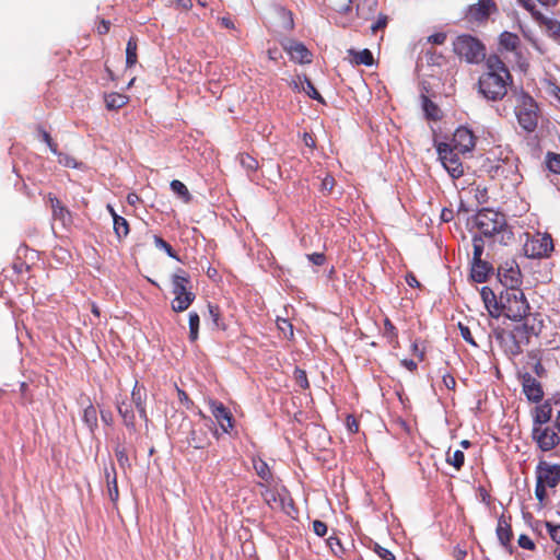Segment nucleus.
<instances>
[{"label": "nucleus", "mask_w": 560, "mask_h": 560, "mask_svg": "<svg viewBox=\"0 0 560 560\" xmlns=\"http://www.w3.org/2000/svg\"><path fill=\"white\" fill-rule=\"evenodd\" d=\"M487 71L478 81L479 92L489 101H500L508 93V86L512 83V75L497 55H490L486 59Z\"/></svg>", "instance_id": "f257e3e1"}, {"label": "nucleus", "mask_w": 560, "mask_h": 560, "mask_svg": "<svg viewBox=\"0 0 560 560\" xmlns=\"http://www.w3.org/2000/svg\"><path fill=\"white\" fill-rule=\"evenodd\" d=\"M474 225L480 233L479 236L493 238L501 245L510 244L514 234L508 225L504 214L490 209L480 210L474 218Z\"/></svg>", "instance_id": "f03ea898"}, {"label": "nucleus", "mask_w": 560, "mask_h": 560, "mask_svg": "<svg viewBox=\"0 0 560 560\" xmlns=\"http://www.w3.org/2000/svg\"><path fill=\"white\" fill-rule=\"evenodd\" d=\"M517 158L509 149L498 147L491 150L485 160L482 167L492 179H518Z\"/></svg>", "instance_id": "7ed1b4c3"}, {"label": "nucleus", "mask_w": 560, "mask_h": 560, "mask_svg": "<svg viewBox=\"0 0 560 560\" xmlns=\"http://www.w3.org/2000/svg\"><path fill=\"white\" fill-rule=\"evenodd\" d=\"M499 304L500 316H505L514 322L535 315L529 313V304L520 288H509L501 291L499 295Z\"/></svg>", "instance_id": "20e7f679"}, {"label": "nucleus", "mask_w": 560, "mask_h": 560, "mask_svg": "<svg viewBox=\"0 0 560 560\" xmlns=\"http://www.w3.org/2000/svg\"><path fill=\"white\" fill-rule=\"evenodd\" d=\"M515 115L517 122L526 132H534L539 121V107L537 102L523 90L514 94Z\"/></svg>", "instance_id": "39448f33"}, {"label": "nucleus", "mask_w": 560, "mask_h": 560, "mask_svg": "<svg viewBox=\"0 0 560 560\" xmlns=\"http://www.w3.org/2000/svg\"><path fill=\"white\" fill-rule=\"evenodd\" d=\"M535 475V497L542 503L548 497L547 489L556 488L560 483V464L540 460L536 466Z\"/></svg>", "instance_id": "423d86ee"}, {"label": "nucleus", "mask_w": 560, "mask_h": 560, "mask_svg": "<svg viewBox=\"0 0 560 560\" xmlns=\"http://www.w3.org/2000/svg\"><path fill=\"white\" fill-rule=\"evenodd\" d=\"M172 287L174 294V300L171 304L172 310L177 313L186 311L196 298L195 293L190 290L189 275L182 269L177 273H174L172 277Z\"/></svg>", "instance_id": "0eeeda50"}, {"label": "nucleus", "mask_w": 560, "mask_h": 560, "mask_svg": "<svg viewBox=\"0 0 560 560\" xmlns=\"http://www.w3.org/2000/svg\"><path fill=\"white\" fill-rule=\"evenodd\" d=\"M453 50L468 63H480L486 59L485 45L469 34L458 35L453 42Z\"/></svg>", "instance_id": "6e6552de"}, {"label": "nucleus", "mask_w": 560, "mask_h": 560, "mask_svg": "<svg viewBox=\"0 0 560 560\" xmlns=\"http://www.w3.org/2000/svg\"><path fill=\"white\" fill-rule=\"evenodd\" d=\"M523 249L525 256L532 259L550 258L555 250L553 238L547 232L526 233Z\"/></svg>", "instance_id": "1a4fd4ad"}, {"label": "nucleus", "mask_w": 560, "mask_h": 560, "mask_svg": "<svg viewBox=\"0 0 560 560\" xmlns=\"http://www.w3.org/2000/svg\"><path fill=\"white\" fill-rule=\"evenodd\" d=\"M521 322L522 324L516 325L512 329V332L518 340V343L524 348L529 343L533 336H538L541 332L544 319L541 315L537 313L534 316L525 317V319H522Z\"/></svg>", "instance_id": "9d476101"}, {"label": "nucleus", "mask_w": 560, "mask_h": 560, "mask_svg": "<svg viewBox=\"0 0 560 560\" xmlns=\"http://www.w3.org/2000/svg\"><path fill=\"white\" fill-rule=\"evenodd\" d=\"M439 159L450 176L457 179L464 175V165L458 153L448 143L441 142L436 147Z\"/></svg>", "instance_id": "9b49d317"}, {"label": "nucleus", "mask_w": 560, "mask_h": 560, "mask_svg": "<svg viewBox=\"0 0 560 560\" xmlns=\"http://www.w3.org/2000/svg\"><path fill=\"white\" fill-rule=\"evenodd\" d=\"M532 439L542 452H549L560 444L559 432L549 425L533 427Z\"/></svg>", "instance_id": "f8f14e48"}, {"label": "nucleus", "mask_w": 560, "mask_h": 560, "mask_svg": "<svg viewBox=\"0 0 560 560\" xmlns=\"http://www.w3.org/2000/svg\"><path fill=\"white\" fill-rule=\"evenodd\" d=\"M498 7L493 0H478L469 5L465 12V20L469 23H482L497 12Z\"/></svg>", "instance_id": "ddd939ff"}, {"label": "nucleus", "mask_w": 560, "mask_h": 560, "mask_svg": "<svg viewBox=\"0 0 560 560\" xmlns=\"http://www.w3.org/2000/svg\"><path fill=\"white\" fill-rule=\"evenodd\" d=\"M498 278L505 289L520 288L522 284L521 269L514 260H508L499 266Z\"/></svg>", "instance_id": "4468645a"}, {"label": "nucleus", "mask_w": 560, "mask_h": 560, "mask_svg": "<svg viewBox=\"0 0 560 560\" xmlns=\"http://www.w3.org/2000/svg\"><path fill=\"white\" fill-rule=\"evenodd\" d=\"M280 45L290 56L292 61L301 65L312 62V52L303 43L291 38H284L280 40Z\"/></svg>", "instance_id": "2eb2a0df"}, {"label": "nucleus", "mask_w": 560, "mask_h": 560, "mask_svg": "<svg viewBox=\"0 0 560 560\" xmlns=\"http://www.w3.org/2000/svg\"><path fill=\"white\" fill-rule=\"evenodd\" d=\"M522 382L523 393L529 401L539 402L544 398V389L539 381H537L528 371L518 373Z\"/></svg>", "instance_id": "dca6fc26"}, {"label": "nucleus", "mask_w": 560, "mask_h": 560, "mask_svg": "<svg viewBox=\"0 0 560 560\" xmlns=\"http://www.w3.org/2000/svg\"><path fill=\"white\" fill-rule=\"evenodd\" d=\"M476 145V137L467 127H458L452 139L451 147L458 152L465 153L471 151Z\"/></svg>", "instance_id": "f3484780"}, {"label": "nucleus", "mask_w": 560, "mask_h": 560, "mask_svg": "<svg viewBox=\"0 0 560 560\" xmlns=\"http://www.w3.org/2000/svg\"><path fill=\"white\" fill-rule=\"evenodd\" d=\"M210 411L223 432L229 433L234 425V420L231 411L218 400L209 401Z\"/></svg>", "instance_id": "a211bd4d"}, {"label": "nucleus", "mask_w": 560, "mask_h": 560, "mask_svg": "<svg viewBox=\"0 0 560 560\" xmlns=\"http://www.w3.org/2000/svg\"><path fill=\"white\" fill-rule=\"evenodd\" d=\"M495 338L500 342L504 352L509 355L515 357L523 352L524 348L518 343V340L515 338L512 330L502 329L495 334Z\"/></svg>", "instance_id": "6ab92c4d"}, {"label": "nucleus", "mask_w": 560, "mask_h": 560, "mask_svg": "<svg viewBox=\"0 0 560 560\" xmlns=\"http://www.w3.org/2000/svg\"><path fill=\"white\" fill-rule=\"evenodd\" d=\"M498 539L500 544L510 552H513V546L511 544L513 539V530L511 526V517L506 518L504 515H501L498 520L497 529H495Z\"/></svg>", "instance_id": "aec40b11"}, {"label": "nucleus", "mask_w": 560, "mask_h": 560, "mask_svg": "<svg viewBox=\"0 0 560 560\" xmlns=\"http://www.w3.org/2000/svg\"><path fill=\"white\" fill-rule=\"evenodd\" d=\"M48 201L52 212V219L60 221L61 224L67 228L72 224V215L69 209L52 194H48Z\"/></svg>", "instance_id": "412c9836"}, {"label": "nucleus", "mask_w": 560, "mask_h": 560, "mask_svg": "<svg viewBox=\"0 0 560 560\" xmlns=\"http://www.w3.org/2000/svg\"><path fill=\"white\" fill-rule=\"evenodd\" d=\"M544 351L540 349H533L526 353L524 369L533 371L538 377H545L547 371L544 368L542 361Z\"/></svg>", "instance_id": "4be33fe9"}, {"label": "nucleus", "mask_w": 560, "mask_h": 560, "mask_svg": "<svg viewBox=\"0 0 560 560\" xmlns=\"http://www.w3.org/2000/svg\"><path fill=\"white\" fill-rule=\"evenodd\" d=\"M481 300L489 312L490 316L498 318L500 317V304L499 296L495 295L492 289L483 287L480 290Z\"/></svg>", "instance_id": "5701e85b"}, {"label": "nucleus", "mask_w": 560, "mask_h": 560, "mask_svg": "<svg viewBox=\"0 0 560 560\" xmlns=\"http://www.w3.org/2000/svg\"><path fill=\"white\" fill-rule=\"evenodd\" d=\"M187 441L188 444L196 450H202L207 447L210 443L208 433L202 428H192Z\"/></svg>", "instance_id": "b1692460"}, {"label": "nucleus", "mask_w": 560, "mask_h": 560, "mask_svg": "<svg viewBox=\"0 0 560 560\" xmlns=\"http://www.w3.org/2000/svg\"><path fill=\"white\" fill-rule=\"evenodd\" d=\"M552 408L549 402H544L535 407L533 427H544L551 419Z\"/></svg>", "instance_id": "393cba45"}, {"label": "nucleus", "mask_w": 560, "mask_h": 560, "mask_svg": "<svg viewBox=\"0 0 560 560\" xmlns=\"http://www.w3.org/2000/svg\"><path fill=\"white\" fill-rule=\"evenodd\" d=\"M105 478L109 499L113 503H116L119 499V491L117 485V474L114 465H110L109 468H105Z\"/></svg>", "instance_id": "a878e982"}, {"label": "nucleus", "mask_w": 560, "mask_h": 560, "mask_svg": "<svg viewBox=\"0 0 560 560\" xmlns=\"http://www.w3.org/2000/svg\"><path fill=\"white\" fill-rule=\"evenodd\" d=\"M276 14L278 19V26L282 32L289 33L294 28V19L292 11L283 7H278L276 9Z\"/></svg>", "instance_id": "bb28decb"}, {"label": "nucleus", "mask_w": 560, "mask_h": 560, "mask_svg": "<svg viewBox=\"0 0 560 560\" xmlns=\"http://www.w3.org/2000/svg\"><path fill=\"white\" fill-rule=\"evenodd\" d=\"M376 8L377 0H357V15L364 21L374 16Z\"/></svg>", "instance_id": "cd10ccee"}, {"label": "nucleus", "mask_w": 560, "mask_h": 560, "mask_svg": "<svg viewBox=\"0 0 560 560\" xmlns=\"http://www.w3.org/2000/svg\"><path fill=\"white\" fill-rule=\"evenodd\" d=\"M382 336H383V338L386 339V341L390 345V347L393 349L400 348V343H399V339H398V330L388 317H386L384 319V327H383Z\"/></svg>", "instance_id": "c85d7f7f"}, {"label": "nucleus", "mask_w": 560, "mask_h": 560, "mask_svg": "<svg viewBox=\"0 0 560 560\" xmlns=\"http://www.w3.org/2000/svg\"><path fill=\"white\" fill-rule=\"evenodd\" d=\"M492 270L491 266L482 260H472V267H471V278L476 282H485L488 278L489 272Z\"/></svg>", "instance_id": "c756f323"}, {"label": "nucleus", "mask_w": 560, "mask_h": 560, "mask_svg": "<svg viewBox=\"0 0 560 560\" xmlns=\"http://www.w3.org/2000/svg\"><path fill=\"white\" fill-rule=\"evenodd\" d=\"M117 410L120 417L122 418V421L125 425L127 427H135V413L132 409L131 402L128 401H118L117 404Z\"/></svg>", "instance_id": "7c9ffc66"}, {"label": "nucleus", "mask_w": 560, "mask_h": 560, "mask_svg": "<svg viewBox=\"0 0 560 560\" xmlns=\"http://www.w3.org/2000/svg\"><path fill=\"white\" fill-rule=\"evenodd\" d=\"M104 101L107 109L115 110L124 107L128 103V97L124 94L112 92L109 94H105Z\"/></svg>", "instance_id": "2f4dec72"}, {"label": "nucleus", "mask_w": 560, "mask_h": 560, "mask_svg": "<svg viewBox=\"0 0 560 560\" xmlns=\"http://www.w3.org/2000/svg\"><path fill=\"white\" fill-rule=\"evenodd\" d=\"M252 462L257 476L265 482L270 483L272 480V474L268 464L259 457H254Z\"/></svg>", "instance_id": "473e14b6"}, {"label": "nucleus", "mask_w": 560, "mask_h": 560, "mask_svg": "<svg viewBox=\"0 0 560 560\" xmlns=\"http://www.w3.org/2000/svg\"><path fill=\"white\" fill-rule=\"evenodd\" d=\"M138 39L135 36H131L126 46V67L131 68L133 67L138 61Z\"/></svg>", "instance_id": "72a5a7b5"}, {"label": "nucleus", "mask_w": 560, "mask_h": 560, "mask_svg": "<svg viewBox=\"0 0 560 560\" xmlns=\"http://www.w3.org/2000/svg\"><path fill=\"white\" fill-rule=\"evenodd\" d=\"M349 55L352 57V61L355 65L372 66L374 62L373 55L369 49H362L360 51L350 49Z\"/></svg>", "instance_id": "f704fd0d"}, {"label": "nucleus", "mask_w": 560, "mask_h": 560, "mask_svg": "<svg viewBox=\"0 0 560 560\" xmlns=\"http://www.w3.org/2000/svg\"><path fill=\"white\" fill-rule=\"evenodd\" d=\"M520 45V37L511 32H503L500 35V46L509 51H514Z\"/></svg>", "instance_id": "c9c22d12"}, {"label": "nucleus", "mask_w": 560, "mask_h": 560, "mask_svg": "<svg viewBox=\"0 0 560 560\" xmlns=\"http://www.w3.org/2000/svg\"><path fill=\"white\" fill-rule=\"evenodd\" d=\"M113 223L115 235L119 241H121L129 234V223L124 217L115 215V220H113Z\"/></svg>", "instance_id": "e433bc0d"}, {"label": "nucleus", "mask_w": 560, "mask_h": 560, "mask_svg": "<svg viewBox=\"0 0 560 560\" xmlns=\"http://www.w3.org/2000/svg\"><path fill=\"white\" fill-rule=\"evenodd\" d=\"M446 463L452 465L456 470H460L465 463V454L460 450L454 452L451 448L446 453Z\"/></svg>", "instance_id": "4c0bfd02"}, {"label": "nucleus", "mask_w": 560, "mask_h": 560, "mask_svg": "<svg viewBox=\"0 0 560 560\" xmlns=\"http://www.w3.org/2000/svg\"><path fill=\"white\" fill-rule=\"evenodd\" d=\"M170 186L173 192H175L179 198H182L184 202L188 203L191 200V195L188 188L180 180L173 179Z\"/></svg>", "instance_id": "58836bf2"}, {"label": "nucleus", "mask_w": 560, "mask_h": 560, "mask_svg": "<svg viewBox=\"0 0 560 560\" xmlns=\"http://www.w3.org/2000/svg\"><path fill=\"white\" fill-rule=\"evenodd\" d=\"M209 316L213 325L222 330L226 329V325L222 318L220 307L218 305L208 304Z\"/></svg>", "instance_id": "ea45409f"}, {"label": "nucleus", "mask_w": 560, "mask_h": 560, "mask_svg": "<svg viewBox=\"0 0 560 560\" xmlns=\"http://www.w3.org/2000/svg\"><path fill=\"white\" fill-rule=\"evenodd\" d=\"M423 110L425 113L427 118L432 120L440 119V108L438 105L432 102L429 97L423 96Z\"/></svg>", "instance_id": "a19ab883"}, {"label": "nucleus", "mask_w": 560, "mask_h": 560, "mask_svg": "<svg viewBox=\"0 0 560 560\" xmlns=\"http://www.w3.org/2000/svg\"><path fill=\"white\" fill-rule=\"evenodd\" d=\"M83 421L91 431L97 425V411L93 405H89L83 411Z\"/></svg>", "instance_id": "79ce46f5"}, {"label": "nucleus", "mask_w": 560, "mask_h": 560, "mask_svg": "<svg viewBox=\"0 0 560 560\" xmlns=\"http://www.w3.org/2000/svg\"><path fill=\"white\" fill-rule=\"evenodd\" d=\"M200 318L196 312L189 313V340L191 342L197 341L199 331Z\"/></svg>", "instance_id": "37998d69"}, {"label": "nucleus", "mask_w": 560, "mask_h": 560, "mask_svg": "<svg viewBox=\"0 0 560 560\" xmlns=\"http://www.w3.org/2000/svg\"><path fill=\"white\" fill-rule=\"evenodd\" d=\"M546 94L560 103V86L552 79H545L542 82Z\"/></svg>", "instance_id": "c03bdc74"}, {"label": "nucleus", "mask_w": 560, "mask_h": 560, "mask_svg": "<svg viewBox=\"0 0 560 560\" xmlns=\"http://www.w3.org/2000/svg\"><path fill=\"white\" fill-rule=\"evenodd\" d=\"M293 380L302 390L310 389V382L305 370L296 366L293 372Z\"/></svg>", "instance_id": "a18cd8bd"}, {"label": "nucleus", "mask_w": 560, "mask_h": 560, "mask_svg": "<svg viewBox=\"0 0 560 560\" xmlns=\"http://www.w3.org/2000/svg\"><path fill=\"white\" fill-rule=\"evenodd\" d=\"M303 81L305 82L304 85H302L303 92H305L311 98L316 100L320 103H324V100L322 95L318 93V91L315 89L314 84L311 82V80L304 74Z\"/></svg>", "instance_id": "49530a36"}, {"label": "nucleus", "mask_w": 560, "mask_h": 560, "mask_svg": "<svg viewBox=\"0 0 560 560\" xmlns=\"http://www.w3.org/2000/svg\"><path fill=\"white\" fill-rule=\"evenodd\" d=\"M546 164L550 172L560 174V154L548 152L546 155Z\"/></svg>", "instance_id": "de8ad7c7"}, {"label": "nucleus", "mask_w": 560, "mask_h": 560, "mask_svg": "<svg viewBox=\"0 0 560 560\" xmlns=\"http://www.w3.org/2000/svg\"><path fill=\"white\" fill-rule=\"evenodd\" d=\"M153 240H154V244L158 248L165 250V253L170 257H172L176 260H179V257L177 256V254L173 249V247L166 241H164L161 236L154 235Z\"/></svg>", "instance_id": "09e8293b"}, {"label": "nucleus", "mask_w": 560, "mask_h": 560, "mask_svg": "<svg viewBox=\"0 0 560 560\" xmlns=\"http://www.w3.org/2000/svg\"><path fill=\"white\" fill-rule=\"evenodd\" d=\"M238 160L241 165L247 171H256L258 168V161L248 153H241Z\"/></svg>", "instance_id": "8fccbe9b"}, {"label": "nucleus", "mask_w": 560, "mask_h": 560, "mask_svg": "<svg viewBox=\"0 0 560 560\" xmlns=\"http://www.w3.org/2000/svg\"><path fill=\"white\" fill-rule=\"evenodd\" d=\"M382 560H396L395 555L387 548L377 542H373L370 547Z\"/></svg>", "instance_id": "3c124183"}, {"label": "nucleus", "mask_w": 560, "mask_h": 560, "mask_svg": "<svg viewBox=\"0 0 560 560\" xmlns=\"http://www.w3.org/2000/svg\"><path fill=\"white\" fill-rule=\"evenodd\" d=\"M277 327L283 334V337L287 339H292L294 336L292 324L285 318L277 319Z\"/></svg>", "instance_id": "603ef678"}, {"label": "nucleus", "mask_w": 560, "mask_h": 560, "mask_svg": "<svg viewBox=\"0 0 560 560\" xmlns=\"http://www.w3.org/2000/svg\"><path fill=\"white\" fill-rule=\"evenodd\" d=\"M472 247H474V256L472 260H479L481 259L483 248H485V242L481 236L475 235L472 238Z\"/></svg>", "instance_id": "864d4df0"}, {"label": "nucleus", "mask_w": 560, "mask_h": 560, "mask_svg": "<svg viewBox=\"0 0 560 560\" xmlns=\"http://www.w3.org/2000/svg\"><path fill=\"white\" fill-rule=\"evenodd\" d=\"M546 528L552 541L560 546V525L546 522Z\"/></svg>", "instance_id": "5fc2aeb1"}, {"label": "nucleus", "mask_w": 560, "mask_h": 560, "mask_svg": "<svg viewBox=\"0 0 560 560\" xmlns=\"http://www.w3.org/2000/svg\"><path fill=\"white\" fill-rule=\"evenodd\" d=\"M388 18L386 14L380 13L377 16V20L372 23L371 25V32L372 34H376L377 31L384 30L387 26Z\"/></svg>", "instance_id": "6e6d98bb"}, {"label": "nucleus", "mask_w": 560, "mask_h": 560, "mask_svg": "<svg viewBox=\"0 0 560 560\" xmlns=\"http://www.w3.org/2000/svg\"><path fill=\"white\" fill-rule=\"evenodd\" d=\"M458 329L460 331L462 338L468 342L469 345L477 347V342L475 341L471 331L468 326L464 325L463 323H458Z\"/></svg>", "instance_id": "4d7b16f0"}, {"label": "nucleus", "mask_w": 560, "mask_h": 560, "mask_svg": "<svg viewBox=\"0 0 560 560\" xmlns=\"http://www.w3.org/2000/svg\"><path fill=\"white\" fill-rule=\"evenodd\" d=\"M40 135H42V139L45 143H47V145L49 147L50 151L56 154V155H61L58 151V144L52 140V138L50 137V135L44 130V129H40Z\"/></svg>", "instance_id": "13d9d810"}, {"label": "nucleus", "mask_w": 560, "mask_h": 560, "mask_svg": "<svg viewBox=\"0 0 560 560\" xmlns=\"http://www.w3.org/2000/svg\"><path fill=\"white\" fill-rule=\"evenodd\" d=\"M546 26L547 31L553 38L560 39V22L555 20H548L546 22Z\"/></svg>", "instance_id": "bf43d9fd"}, {"label": "nucleus", "mask_w": 560, "mask_h": 560, "mask_svg": "<svg viewBox=\"0 0 560 560\" xmlns=\"http://www.w3.org/2000/svg\"><path fill=\"white\" fill-rule=\"evenodd\" d=\"M21 393V404L28 405L33 402V396L28 393V385L25 382H22L20 385Z\"/></svg>", "instance_id": "052dcab7"}, {"label": "nucleus", "mask_w": 560, "mask_h": 560, "mask_svg": "<svg viewBox=\"0 0 560 560\" xmlns=\"http://www.w3.org/2000/svg\"><path fill=\"white\" fill-rule=\"evenodd\" d=\"M517 544L521 548L527 549V550H535V548H536V545L532 540V538L524 534L520 535V537L517 539Z\"/></svg>", "instance_id": "680f3d73"}, {"label": "nucleus", "mask_w": 560, "mask_h": 560, "mask_svg": "<svg viewBox=\"0 0 560 560\" xmlns=\"http://www.w3.org/2000/svg\"><path fill=\"white\" fill-rule=\"evenodd\" d=\"M115 455H116L118 464L121 467H125L128 464L129 459H128V455H127L125 447L118 445L115 448Z\"/></svg>", "instance_id": "e2e57ef3"}, {"label": "nucleus", "mask_w": 560, "mask_h": 560, "mask_svg": "<svg viewBox=\"0 0 560 560\" xmlns=\"http://www.w3.org/2000/svg\"><path fill=\"white\" fill-rule=\"evenodd\" d=\"M313 530L317 536L324 537L327 534L328 527L326 523L316 520L313 522Z\"/></svg>", "instance_id": "0e129e2a"}, {"label": "nucleus", "mask_w": 560, "mask_h": 560, "mask_svg": "<svg viewBox=\"0 0 560 560\" xmlns=\"http://www.w3.org/2000/svg\"><path fill=\"white\" fill-rule=\"evenodd\" d=\"M446 38H447L446 33L440 32V33L430 35L427 38V40H428V43H431L434 45H443L445 43Z\"/></svg>", "instance_id": "69168bd1"}, {"label": "nucleus", "mask_w": 560, "mask_h": 560, "mask_svg": "<svg viewBox=\"0 0 560 560\" xmlns=\"http://www.w3.org/2000/svg\"><path fill=\"white\" fill-rule=\"evenodd\" d=\"M306 257L316 266H323L326 262V256L323 253L308 254Z\"/></svg>", "instance_id": "338daca9"}, {"label": "nucleus", "mask_w": 560, "mask_h": 560, "mask_svg": "<svg viewBox=\"0 0 560 560\" xmlns=\"http://www.w3.org/2000/svg\"><path fill=\"white\" fill-rule=\"evenodd\" d=\"M442 381L444 386L450 390H455L456 387V381L455 377L450 373H444L442 375Z\"/></svg>", "instance_id": "774afa93"}]
</instances>
